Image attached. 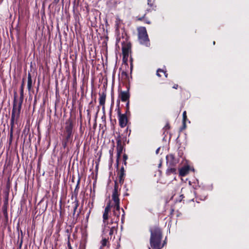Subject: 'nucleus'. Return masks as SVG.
Returning <instances> with one entry per match:
<instances>
[{"label": "nucleus", "mask_w": 249, "mask_h": 249, "mask_svg": "<svg viewBox=\"0 0 249 249\" xmlns=\"http://www.w3.org/2000/svg\"><path fill=\"white\" fill-rule=\"evenodd\" d=\"M24 86V79H22V84L20 89V97L19 101H18L17 100V93L16 92H14V99L13 103V107L12 111L11 119L10 123V138L12 139L13 136V127L14 125V122L15 120H17L20 113V110L21 108V106L23 101L24 95H23V89Z\"/></svg>", "instance_id": "1"}, {"label": "nucleus", "mask_w": 249, "mask_h": 249, "mask_svg": "<svg viewBox=\"0 0 249 249\" xmlns=\"http://www.w3.org/2000/svg\"><path fill=\"white\" fill-rule=\"evenodd\" d=\"M69 249H72L70 243L68 244Z\"/></svg>", "instance_id": "37"}, {"label": "nucleus", "mask_w": 249, "mask_h": 249, "mask_svg": "<svg viewBox=\"0 0 249 249\" xmlns=\"http://www.w3.org/2000/svg\"><path fill=\"white\" fill-rule=\"evenodd\" d=\"M139 41L141 44L148 46L150 45L149 39L146 28L144 27H139L137 29Z\"/></svg>", "instance_id": "4"}, {"label": "nucleus", "mask_w": 249, "mask_h": 249, "mask_svg": "<svg viewBox=\"0 0 249 249\" xmlns=\"http://www.w3.org/2000/svg\"><path fill=\"white\" fill-rule=\"evenodd\" d=\"M81 213V210L80 209L79 210V211L77 212V217H78L79 215V214L80 213Z\"/></svg>", "instance_id": "35"}, {"label": "nucleus", "mask_w": 249, "mask_h": 249, "mask_svg": "<svg viewBox=\"0 0 249 249\" xmlns=\"http://www.w3.org/2000/svg\"><path fill=\"white\" fill-rule=\"evenodd\" d=\"M151 236L150 244L152 249H161L163 245L161 241L162 238L161 230L157 226H155L150 230Z\"/></svg>", "instance_id": "2"}, {"label": "nucleus", "mask_w": 249, "mask_h": 249, "mask_svg": "<svg viewBox=\"0 0 249 249\" xmlns=\"http://www.w3.org/2000/svg\"><path fill=\"white\" fill-rule=\"evenodd\" d=\"M178 87V84H175L173 87V89H177Z\"/></svg>", "instance_id": "33"}, {"label": "nucleus", "mask_w": 249, "mask_h": 249, "mask_svg": "<svg viewBox=\"0 0 249 249\" xmlns=\"http://www.w3.org/2000/svg\"><path fill=\"white\" fill-rule=\"evenodd\" d=\"M161 165H162V162H161V161L160 160V163L159 164V166H158V167H159V168H160V167H161Z\"/></svg>", "instance_id": "36"}, {"label": "nucleus", "mask_w": 249, "mask_h": 249, "mask_svg": "<svg viewBox=\"0 0 249 249\" xmlns=\"http://www.w3.org/2000/svg\"><path fill=\"white\" fill-rule=\"evenodd\" d=\"M72 207L73 208V215L74 216L76 212V210L77 209V208L79 206V202L77 199H75L72 203Z\"/></svg>", "instance_id": "17"}, {"label": "nucleus", "mask_w": 249, "mask_h": 249, "mask_svg": "<svg viewBox=\"0 0 249 249\" xmlns=\"http://www.w3.org/2000/svg\"><path fill=\"white\" fill-rule=\"evenodd\" d=\"M187 120L186 111H184L183 113V122H186Z\"/></svg>", "instance_id": "25"}, {"label": "nucleus", "mask_w": 249, "mask_h": 249, "mask_svg": "<svg viewBox=\"0 0 249 249\" xmlns=\"http://www.w3.org/2000/svg\"><path fill=\"white\" fill-rule=\"evenodd\" d=\"M79 182V180H78V183H77V186H76V187L78 186Z\"/></svg>", "instance_id": "41"}, {"label": "nucleus", "mask_w": 249, "mask_h": 249, "mask_svg": "<svg viewBox=\"0 0 249 249\" xmlns=\"http://www.w3.org/2000/svg\"><path fill=\"white\" fill-rule=\"evenodd\" d=\"M119 96L121 98L122 101L126 102L128 100L130 95L128 91H121L119 93Z\"/></svg>", "instance_id": "12"}, {"label": "nucleus", "mask_w": 249, "mask_h": 249, "mask_svg": "<svg viewBox=\"0 0 249 249\" xmlns=\"http://www.w3.org/2000/svg\"><path fill=\"white\" fill-rule=\"evenodd\" d=\"M127 158H128V157H127V155L125 154H124L123 155V160H124V163L125 165H126V163H127L126 160H127Z\"/></svg>", "instance_id": "23"}, {"label": "nucleus", "mask_w": 249, "mask_h": 249, "mask_svg": "<svg viewBox=\"0 0 249 249\" xmlns=\"http://www.w3.org/2000/svg\"><path fill=\"white\" fill-rule=\"evenodd\" d=\"M113 207V205H111V203L109 202L107 204V206L105 209V211L103 213V221L106 223L108 218V213L110 211L111 208Z\"/></svg>", "instance_id": "8"}, {"label": "nucleus", "mask_w": 249, "mask_h": 249, "mask_svg": "<svg viewBox=\"0 0 249 249\" xmlns=\"http://www.w3.org/2000/svg\"><path fill=\"white\" fill-rule=\"evenodd\" d=\"M32 86V80L31 74L30 73L28 74V83H27V88L28 90L30 91L31 89Z\"/></svg>", "instance_id": "16"}, {"label": "nucleus", "mask_w": 249, "mask_h": 249, "mask_svg": "<svg viewBox=\"0 0 249 249\" xmlns=\"http://www.w3.org/2000/svg\"><path fill=\"white\" fill-rule=\"evenodd\" d=\"M182 126L181 128V130L184 129L186 127V122H183Z\"/></svg>", "instance_id": "29"}, {"label": "nucleus", "mask_w": 249, "mask_h": 249, "mask_svg": "<svg viewBox=\"0 0 249 249\" xmlns=\"http://www.w3.org/2000/svg\"><path fill=\"white\" fill-rule=\"evenodd\" d=\"M117 227V225L116 226V225H114V226L110 228V227H108V229H109V234L110 235H112L113 233H114V231H116V227Z\"/></svg>", "instance_id": "19"}, {"label": "nucleus", "mask_w": 249, "mask_h": 249, "mask_svg": "<svg viewBox=\"0 0 249 249\" xmlns=\"http://www.w3.org/2000/svg\"><path fill=\"white\" fill-rule=\"evenodd\" d=\"M164 72V70H162V69H158L157 71V75L159 77H160L161 76L160 75V72Z\"/></svg>", "instance_id": "22"}, {"label": "nucleus", "mask_w": 249, "mask_h": 249, "mask_svg": "<svg viewBox=\"0 0 249 249\" xmlns=\"http://www.w3.org/2000/svg\"><path fill=\"white\" fill-rule=\"evenodd\" d=\"M112 197V200L114 201V204L120 203V199L119 198L118 194V185L116 182L115 184L114 189L113 192Z\"/></svg>", "instance_id": "9"}, {"label": "nucleus", "mask_w": 249, "mask_h": 249, "mask_svg": "<svg viewBox=\"0 0 249 249\" xmlns=\"http://www.w3.org/2000/svg\"><path fill=\"white\" fill-rule=\"evenodd\" d=\"M113 210V216L111 219V223H114L115 225H118L119 221L120 215L121 214V209L120 207V203L114 204Z\"/></svg>", "instance_id": "5"}, {"label": "nucleus", "mask_w": 249, "mask_h": 249, "mask_svg": "<svg viewBox=\"0 0 249 249\" xmlns=\"http://www.w3.org/2000/svg\"><path fill=\"white\" fill-rule=\"evenodd\" d=\"M131 45L130 43H124L122 45L123 61L126 63L128 60L129 52H130Z\"/></svg>", "instance_id": "6"}, {"label": "nucleus", "mask_w": 249, "mask_h": 249, "mask_svg": "<svg viewBox=\"0 0 249 249\" xmlns=\"http://www.w3.org/2000/svg\"><path fill=\"white\" fill-rule=\"evenodd\" d=\"M154 1L153 0H147V4L150 6L152 7L153 5Z\"/></svg>", "instance_id": "27"}, {"label": "nucleus", "mask_w": 249, "mask_h": 249, "mask_svg": "<svg viewBox=\"0 0 249 249\" xmlns=\"http://www.w3.org/2000/svg\"><path fill=\"white\" fill-rule=\"evenodd\" d=\"M146 13H145L143 16L142 17H136V20L137 21H142V20H144V18H145V16H146Z\"/></svg>", "instance_id": "21"}, {"label": "nucleus", "mask_w": 249, "mask_h": 249, "mask_svg": "<svg viewBox=\"0 0 249 249\" xmlns=\"http://www.w3.org/2000/svg\"><path fill=\"white\" fill-rule=\"evenodd\" d=\"M60 0H53V3L56 4L59 2ZM64 0H62V2L63 3Z\"/></svg>", "instance_id": "32"}, {"label": "nucleus", "mask_w": 249, "mask_h": 249, "mask_svg": "<svg viewBox=\"0 0 249 249\" xmlns=\"http://www.w3.org/2000/svg\"><path fill=\"white\" fill-rule=\"evenodd\" d=\"M165 127H167L168 128H169V124H167L166 126H165Z\"/></svg>", "instance_id": "40"}, {"label": "nucleus", "mask_w": 249, "mask_h": 249, "mask_svg": "<svg viewBox=\"0 0 249 249\" xmlns=\"http://www.w3.org/2000/svg\"><path fill=\"white\" fill-rule=\"evenodd\" d=\"M143 21L145 23H147L148 24H150L151 23V21L145 18Z\"/></svg>", "instance_id": "30"}, {"label": "nucleus", "mask_w": 249, "mask_h": 249, "mask_svg": "<svg viewBox=\"0 0 249 249\" xmlns=\"http://www.w3.org/2000/svg\"><path fill=\"white\" fill-rule=\"evenodd\" d=\"M119 122L120 126L123 128L124 127L127 123V118L125 114H123V115H121V116L119 117Z\"/></svg>", "instance_id": "10"}, {"label": "nucleus", "mask_w": 249, "mask_h": 249, "mask_svg": "<svg viewBox=\"0 0 249 249\" xmlns=\"http://www.w3.org/2000/svg\"><path fill=\"white\" fill-rule=\"evenodd\" d=\"M121 211L122 212V218H121V220H122V222H123V221L124 220V215H125V213H124V210L123 209H121Z\"/></svg>", "instance_id": "26"}, {"label": "nucleus", "mask_w": 249, "mask_h": 249, "mask_svg": "<svg viewBox=\"0 0 249 249\" xmlns=\"http://www.w3.org/2000/svg\"><path fill=\"white\" fill-rule=\"evenodd\" d=\"M213 44L214 45L215 44V41H213Z\"/></svg>", "instance_id": "42"}, {"label": "nucleus", "mask_w": 249, "mask_h": 249, "mask_svg": "<svg viewBox=\"0 0 249 249\" xmlns=\"http://www.w3.org/2000/svg\"><path fill=\"white\" fill-rule=\"evenodd\" d=\"M176 169L174 167H171L170 168H168L166 171V174L167 176H170L171 174H176Z\"/></svg>", "instance_id": "18"}, {"label": "nucleus", "mask_w": 249, "mask_h": 249, "mask_svg": "<svg viewBox=\"0 0 249 249\" xmlns=\"http://www.w3.org/2000/svg\"><path fill=\"white\" fill-rule=\"evenodd\" d=\"M108 242V240L106 238H104L103 239L102 241H101V244H102V247H105L106 246H107V243Z\"/></svg>", "instance_id": "20"}, {"label": "nucleus", "mask_w": 249, "mask_h": 249, "mask_svg": "<svg viewBox=\"0 0 249 249\" xmlns=\"http://www.w3.org/2000/svg\"><path fill=\"white\" fill-rule=\"evenodd\" d=\"M114 146H113V147L111 149H110L109 151L110 157L111 160L112 159V158L113 156V150H114L113 147H114Z\"/></svg>", "instance_id": "24"}, {"label": "nucleus", "mask_w": 249, "mask_h": 249, "mask_svg": "<svg viewBox=\"0 0 249 249\" xmlns=\"http://www.w3.org/2000/svg\"><path fill=\"white\" fill-rule=\"evenodd\" d=\"M162 73H163L164 74L165 76L166 77H167L168 74L166 73V71H164V72H162Z\"/></svg>", "instance_id": "34"}, {"label": "nucleus", "mask_w": 249, "mask_h": 249, "mask_svg": "<svg viewBox=\"0 0 249 249\" xmlns=\"http://www.w3.org/2000/svg\"><path fill=\"white\" fill-rule=\"evenodd\" d=\"M22 244V239H21L20 241V245H19L20 248L21 247Z\"/></svg>", "instance_id": "39"}, {"label": "nucleus", "mask_w": 249, "mask_h": 249, "mask_svg": "<svg viewBox=\"0 0 249 249\" xmlns=\"http://www.w3.org/2000/svg\"><path fill=\"white\" fill-rule=\"evenodd\" d=\"M117 113L118 114L119 117L121 116V115H123V114H121V110H120L119 106H118V107L117 108Z\"/></svg>", "instance_id": "28"}, {"label": "nucleus", "mask_w": 249, "mask_h": 249, "mask_svg": "<svg viewBox=\"0 0 249 249\" xmlns=\"http://www.w3.org/2000/svg\"><path fill=\"white\" fill-rule=\"evenodd\" d=\"M124 170L123 167H121L119 172V177L120 183H123L124 182Z\"/></svg>", "instance_id": "15"}, {"label": "nucleus", "mask_w": 249, "mask_h": 249, "mask_svg": "<svg viewBox=\"0 0 249 249\" xmlns=\"http://www.w3.org/2000/svg\"><path fill=\"white\" fill-rule=\"evenodd\" d=\"M73 124L72 120L71 119H68L66 122L65 130L63 135V139L62 142V146L65 148L67 147L69 143H71L73 138Z\"/></svg>", "instance_id": "3"}, {"label": "nucleus", "mask_w": 249, "mask_h": 249, "mask_svg": "<svg viewBox=\"0 0 249 249\" xmlns=\"http://www.w3.org/2000/svg\"><path fill=\"white\" fill-rule=\"evenodd\" d=\"M124 149V143L120 138L117 139V159L116 164L118 167L119 161Z\"/></svg>", "instance_id": "7"}, {"label": "nucleus", "mask_w": 249, "mask_h": 249, "mask_svg": "<svg viewBox=\"0 0 249 249\" xmlns=\"http://www.w3.org/2000/svg\"><path fill=\"white\" fill-rule=\"evenodd\" d=\"M167 163L169 164L171 166H174L177 161L175 160L174 156L173 154H169L166 156Z\"/></svg>", "instance_id": "11"}, {"label": "nucleus", "mask_w": 249, "mask_h": 249, "mask_svg": "<svg viewBox=\"0 0 249 249\" xmlns=\"http://www.w3.org/2000/svg\"><path fill=\"white\" fill-rule=\"evenodd\" d=\"M126 113H127L129 111V101H127V102L126 103Z\"/></svg>", "instance_id": "31"}, {"label": "nucleus", "mask_w": 249, "mask_h": 249, "mask_svg": "<svg viewBox=\"0 0 249 249\" xmlns=\"http://www.w3.org/2000/svg\"><path fill=\"white\" fill-rule=\"evenodd\" d=\"M189 172V169L187 167H184L179 169V175L181 177L186 176Z\"/></svg>", "instance_id": "14"}, {"label": "nucleus", "mask_w": 249, "mask_h": 249, "mask_svg": "<svg viewBox=\"0 0 249 249\" xmlns=\"http://www.w3.org/2000/svg\"><path fill=\"white\" fill-rule=\"evenodd\" d=\"M99 104L103 107V109L105 108V104L106 98V94L105 92L99 93Z\"/></svg>", "instance_id": "13"}, {"label": "nucleus", "mask_w": 249, "mask_h": 249, "mask_svg": "<svg viewBox=\"0 0 249 249\" xmlns=\"http://www.w3.org/2000/svg\"><path fill=\"white\" fill-rule=\"evenodd\" d=\"M160 150V148H158L156 151V154H158Z\"/></svg>", "instance_id": "38"}]
</instances>
